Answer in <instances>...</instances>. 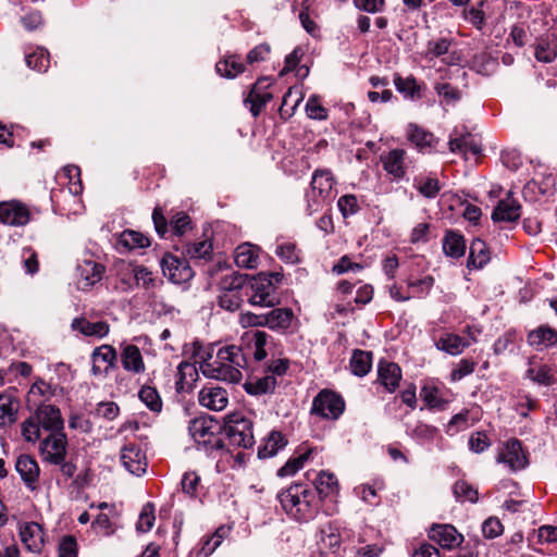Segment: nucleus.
Listing matches in <instances>:
<instances>
[{
  "mask_svg": "<svg viewBox=\"0 0 557 557\" xmlns=\"http://www.w3.org/2000/svg\"><path fill=\"white\" fill-rule=\"evenodd\" d=\"M490 261V253L486 245L481 239H474L470 245L468 268L481 269Z\"/></svg>",
  "mask_w": 557,
  "mask_h": 557,
  "instance_id": "7c9ffc66",
  "label": "nucleus"
},
{
  "mask_svg": "<svg viewBox=\"0 0 557 557\" xmlns=\"http://www.w3.org/2000/svg\"><path fill=\"white\" fill-rule=\"evenodd\" d=\"M243 298L240 292H222L219 296V305L221 308L234 311L240 307Z\"/></svg>",
  "mask_w": 557,
  "mask_h": 557,
  "instance_id": "774afa93",
  "label": "nucleus"
},
{
  "mask_svg": "<svg viewBox=\"0 0 557 557\" xmlns=\"http://www.w3.org/2000/svg\"><path fill=\"white\" fill-rule=\"evenodd\" d=\"M162 272L174 284H182L194 277V271L185 258L166 255L160 261Z\"/></svg>",
  "mask_w": 557,
  "mask_h": 557,
  "instance_id": "6e6552de",
  "label": "nucleus"
},
{
  "mask_svg": "<svg viewBox=\"0 0 557 557\" xmlns=\"http://www.w3.org/2000/svg\"><path fill=\"white\" fill-rule=\"evenodd\" d=\"M527 375L530 380L541 385H550L554 383L552 369L546 364H542L537 368H530Z\"/></svg>",
  "mask_w": 557,
  "mask_h": 557,
  "instance_id": "4d7b16f0",
  "label": "nucleus"
},
{
  "mask_svg": "<svg viewBox=\"0 0 557 557\" xmlns=\"http://www.w3.org/2000/svg\"><path fill=\"white\" fill-rule=\"evenodd\" d=\"M420 396L431 409H442L445 405V400L440 396L438 389L434 386H423Z\"/></svg>",
  "mask_w": 557,
  "mask_h": 557,
  "instance_id": "052dcab7",
  "label": "nucleus"
},
{
  "mask_svg": "<svg viewBox=\"0 0 557 557\" xmlns=\"http://www.w3.org/2000/svg\"><path fill=\"white\" fill-rule=\"evenodd\" d=\"M285 513L299 522L311 520L315 512V493L308 485L294 483L277 494Z\"/></svg>",
  "mask_w": 557,
  "mask_h": 557,
  "instance_id": "f03ea898",
  "label": "nucleus"
},
{
  "mask_svg": "<svg viewBox=\"0 0 557 557\" xmlns=\"http://www.w3.org/2000/svg\"><path fill=\"white\" fill-rule=\"evenodd\" d=\"M557 57V42L549 38H541L535 48V58L540 62L549 63Z\"/></svg>",
  "mask_w": 557,
  "mask_h": 557,
  "instance_id": "a19ab883",
  "label": "nucleus"
},
{
  "mask_svg": "<svg viewBox=\"0 0 557 557\" xmlns=\"http://www.w3.org/2000/svg\"><path fill=\"white\" fill-rule=\"evenodd\" d=\"M16 406L11 394L0 393V426L12 423L15 420Z\"/></svg>",
  "mask_w": 557,
  "mask_h": 557,
  "instance_id": "ea45409f",
  "label": "nucleus"
},
{
  "mask_svg": "<svg viewBox=\"0 0 557 557\" xmlns=\"http://www.w3.org/2000/svg\"><path fill=\"white\" fill-rule=\"evenodd\" d=\"M449 150L466 154L470 151L472 154L478 156L481 153V146L472 138L470 134L449 139Z\"/></svg>",
  "mask_w": 557,
  "mask_h": 557,
  "instance_id": "473e14b6",
  "label": "nucleus"
},
{
  "mask_svg": "<svg viewBox=\"0 0 557 557\" xmlns=\"http://www.w3.org/2000/svg\"><path fill=\"white\" fill-rule=\"evenodd\" d=\"M454 494L458 500H469L475 503L478 500V491L467 482L458 481L454 485Z\"/></svg>",
  "mask_w": 557,
  "mask_h": 557,
  "instance_id": "0e129e2a",
  "label": "nucleus"
},
{
  "mask_svg": "<svg viewBox=\"0 0 557 557\" xmlns=\"http://www.w3.org/2000/svg\"><path fill=\"white\" fill-rule=\"evenodd\" d=\"M528 455H497L496 462L504 465L509 471H518L525 468L529 463Z\"/></svg>",
  "mask_w": 557,
  "mask_h": 557,
  "instance_id": "603ef678",
  "label": "nucleus"
},
{
  "mask_svg": "<svg viewBox=\"0 0 557 557\" xmlns=\"http://www.w3.org/2000/svg\"><path fill=\"white\" fill-rule=\"evenodd\" d=\"M121 363L126 371L139 372V348L134 344L121 345Z\"/></svg>",
  "mask_w": 557,
  "mask_h": 557,
  "instance_id": "72a5a7b5",
  "label": "nucleus"
},
{
  "mask_svg": "<svg viewBox=\"0 0 557 557\" xmlns=\"http://www.w3.org/2000/svg\"><path fill=\"white\" fill-rule=\"evenodd\" d=\"M21 541L32 553H40L44 547V530L37 522H26L20 527Z\"/></svg>",
  "mask_w": 557,
  "mask_h": 557,
  "instance_id": "4468645a",
  "label": "nucleus"
},
{
  "mask_svg": "<svg viewBox=\"0 0 557 557\" xmlns=\"http://www.w3.org/2000/svg\"><path fill=\"white\" fill-rule=\"evenodd\" d=\"M72 329L84 336L102 338L109 333V324L104 321L90 322L85 318H76L72 321Z\"/></svg>",
  "mask_w": 557,
  "mask_h": 557,
  "instance_id": "5701e85b",
  "label": "nucleus"
},
{
  "mask_svg": "<svg viewBox=\"0 0 557 557\" xmlns=\"http://www.w3.org/2000/svg\"><path fill=\"white\" fill-rule=\"evenodd\" d=\"M305 475L307 480L314 484L317 492L321 496H329L337 493L338 491L337 479L331 472L320 471L319 473H315L314 471H307Z\"/></svg>",
  "mask_w": 557,
  "mask_h": 557,
  "instance_id": "a211bd4d",
  "label": "nucleus"
},
{
  "mask_svg": "<svg viewBox=\"0 0 557 557\" xmlns=\"http://www.w3.org/2000/svg\"><path fill=\"white\" fill-rule=\"evenodd\" d=\"M201 347L195 343V356H199V369L209 377L230 383H238L242 380V369L247 366V359L243 349L235 345L219 347L213 357L214 347L211 351L200 355Z\"/></svg>",
  "mask_w": 557,
  "mask_h": 557,
  "instance_id": "f257e3e1",
  "label": "nucleus"
},
{
  "mask_svg": "<svg viewBox=\"0 0 557 557\" xmlns=\"http://www.w3.org/2000/svg\"><path fill=\"white\" fill-rule=\"evenodd\" d=\"M269 85L268 78H259L245 99V103L249 104V111L255 117L260 114L262 108L273 98V95L265 90Z\"/></svg>",
  "mask_w": 557,
  "mask_h": 557,
  "instance_id": "ddd939ff",
  "label": "nucleus"
},
{
  "mask_svg": "<svg viewBox=\"0 0 557 557\" xmlns=\"http://www.w3.org/2000/svg\"><path fill=\"white\" fill-rule=\"evenodd\" d=\"M434 277L431 275H425L422 278L418 280H409L408 287L413 290V294L418 297H423L428 295L431 288L434 285Z\"/></svg>",
  "mask_w": 557,
  "mask_h": 557,
  "instance_id": "680f3d73",
  "label": "nucleus"
},
{
  "mask_svg": "<svg viewBox=\"0 0 557 557\" xmlns=\"http://www.w3.org/2000/svg\"><path fill=\"white\" fill-rule=\"evenodd\" d=\"M224 432L230 444L234 447L248 449L251 448L255 443L252 423L240 413L227 416Z\"/></svg>",
  "mask_w": 557,
  "mask_h": 557,
  "instance_id": "20e7f679",
  "label": "nucleus"
},
{
  "mask_svg": "<svg viewBox=\"0 0 557 557\" xmlns=\"http://www.w3.org/2000/svg\"><path fill=\"white\" fill-rule=\"evenodd\" d=\"M212 429V421L203 418L191 420L188 426L190 436L198 445H202L205 449H220L223 447L222 441Z\"/></svg>",
  "mask_w": 557,
  "mask_h": 557,
  "instance_id": "0eeeda50",
  "label": "nucleus"
},
{
  "mask_svg": "<svg viewBox=\"0 0 557 557\" xmlns=\"http://www.w3.org/2000/svg\"><path fill=\"white\" fill-rule=\"evenodd\" d=\"M276 385V379L273 375H265L246 383V392L251 395H261L274 391Z\"/></svg>",
  "mask_w": 557,
  "mask_h": 557,
  "instance_id": "79ce46f5",
  "label": "nucleus"
},
{
  "mask_svg": "<svg viewBox=\"0 0 557 557\" xmlns=\"http://www.w3.org/2000/svg\"><path fill=\"white\" fill-rule=\"evenodd\" d=\"M25 61L30 69L38 72H46L50 65L49 53L42 48L26 54Z\"/></svg>",
  "mask_w": 557,
  "mask_h": 557,
  "instance_id": "a18cd8bd",
  "label": "nucleus"
},
{
  "mask_svg": "<svg viewBox=\"0 0 557 557\" xmlns=\"http://www.w3.org/2000/svg\"><path fill=\"white\" fill-rule=\"evenodd\" d=\"M250 349L256 361H261L267 357L265 345L269 335L263 331H255L251 333Z\"/></svg>",
  "mask_w": 557,
  "mask_h": 557,
  "instance_id": "09e8293b",
  "label": "nucleus"
},
{
  "mask_svg": "<svg viewBox=\"0 0 557 557\" xmlns=\"http://www.w3.org/2000/svg\"><path fill=\"white\" fill-rule=\"evenodd\" d=\"M212 253V244L209 240H200L197 243H187L183 246V255L194 259H208Z\"/></svg>",
  "mask_w": 557,
  "mask_h": 557,
  "instance_id": "e433bc0d",
  "label": "nucleus"
},
{
  "mask_svg": "<svg viewBox=\"0 0 557 557\" xmlns=\"http://www.w3.org/2000/svg\"><path fill=\"white\" fill-rule=\"evenodd\" d=\"M384 170L393 176L394 180H400L405 175V151L394 149L389 151L383 159Z\"/></svg>",
  "mask_w": 557,
  "mask_h": 557,
  "instance_id": "393cba45",
  "label": "nucleus"
},
{
  "mask_svg": "<svg viewBox=\"0 0 557 557\" xmlns=\"http://www.w3.org/2000/svg\"><path fill=\"white\" fill-rule=\"evenodd\" d=\"M428 536L448 550L457 548L463 542V535L451 524H433L428 531Z\"/></svg>",
  "mask_w": 557,
  "mask_h": 557,
  "instance_id": "9d476101",
  "label": "nucleus"
},
{
  "mask_svg": "<svg viewBox=\"0 0 557 557\" xmlns=\"http://www.w3.org/2000/svg\"><path fill=\"white\" fill-rule=\"evenodd\" d=\"M275 253L286 263L295 264L300 261L299 251L294 243L286 242L277 245Z\"/></svg>",
  "mask_w": 557,
  "mask_h": 557,
  "instance_id": "5fc2aeb1",
  "label": "nucleus"
},
{
  "mask_svg": "<svg viewBox=\"0 0 557 557\" xmlns=\"http://www.w3.org/2000/svg\"><path fill=\"white\" fill-rule=\"evenodd\" d=\"M170 228L173 235L181 237L191 228V220L185 212H177L170 222Z\"/></svg>",
  "mask_w": 557,
  "mask_h": 557,
  "instance_id": "864d4df0",
  "label": "nucleus"
},
{
  "mask_svg": "<svg viewBox=\"0 0 557 557\" xmlns=\"http://www.w3.org/2000/svg\"><path fill=\"white\" fill-rule=\"evenodd\" d=\"M435 90L438 94V96L442 97L447 104L456 103L461 98L460 90L453 87L448 83L436 84Z\"/></svg>",
  "mask_w": 557,
  "mask_h": 557,
  "instance_id": "338daca9",
  "label": "nucleus"
},
{
  "mask_svg": "<svg viewBox=\"0 0 557 557\" xmlns=\"http://www.w3.org/2000/svg\"><path fill=\"white\" fill-rule=\"evenodd\" d=\"M384 481L381 479H375L372 484H363L357 487V491L362 495V499L370 505H377L380 499L377 497V492L384 488Z\"/></svg>",
  "mask_w": 557,
  "mask_h": 557,
  "instance_id": "8fccbe9b",
  "label": "nucleus"
},
{
  "mask_svg": "<svg viewBox=\"0 0 557 557\" xmlns=\"http://www.w3.org/2000/svg\"><path fill=\"white\" fill-rule=\"evenodd\" d=\"M294 319V312L289 308H275L265 312V327L284 333Z\"/></svg>",
  "mask_w": 557,
  "mask_h": 557,
  "instance_id": "6ab92c4d",
  "label": "nucleus"
},
{
  "mask_svg": "<svg viewBox=\"0 0 557 557\" xmlns=\"http://www.w3.org/2000/svg\"><path fill=\"white\" fill-rule=\"evenodd\" d=\"M407 138L420 150L431 148L437 141L432 133L413 123L407 126Z\"/></svg>",
  "mask_w": 557,
  "mask_h": 557,
  "instance_id": "a878e982",
  "label": "nucleus"
},
{
  "mask_svg": "<svg viewBox=\"0 0 557 557\" xmlns=\"http://www.w3.org/2000/svg\"><path fill=\"white\" fill-rule=\"evenodd\" d=\"M91 372L95 376H106L114 367L116 360L115 349L110 345H102L96 348L91 355Z\"/></svg>",
  "mask_w": 557,
  "mask_h": 557,
  "instance_id": "f8f14e48",
  "label": "nucleus"
},
{
  "mask_svg": "<svg viewBox=\"0 0 557 557\" xmlns=\"http://www.w3.org/2000/svg\"><path fill=\"white\" fill-rule=\"evenodd\" d=\"M139 247V233L133 230H125L119 236L116 250L120 253H127Z\"/></svg>",
  "mask_w": 557,
  "mask_h": 557,
  "instance_id": "49530a36",
  "label": "nucleus"
},
{
  "mask_svg": "<svg viewBox=\"0 0 557 557\" xmlns=\"http://www.w3.org/2000/svg\"><path fill=\"white\" fill-rule=\"evenodd\" d=\"M334 180L329 170H315L311 180L312 193H318L319 197L325 198L333 189Z\"/></svg>",
  "mask_w": 557,
  "mask_h": 557,
  "instance_id": "bb28decb",
  "label": "nucleus"
},
{
  "mask_svg": "<svg viewBox=\"0 0 557 557\" xmlns=\"http://www.w3.org/2000/svg\"><path fill=\"white\" fill-rule=\"evenodd\" d=\"M310 455H298L296 458H290L286 461V463L281 467L277 471L278 476H292L297 473L300 469L304 468L305 463L308 461Z\"/></svg>",
  "mask_w": 557,
  "mask_h": 557,
  "instance_id": "bf43d9fd",
  "label": "nucleus"
},
{
  "mask_svg": "<svg viewBox=\"0 0 557 557\" xmlns=\"http://www.w3.org/2000/svg\"><path fill=\"white\" fill-rule=\"evenodd\" d=\"M79 275L85 281V286H91L102 277L103 267L95 261L85 260L78 264Z\"/></svg>",
  "mask_w": 557,
  "mask_h": 557,
  "instance_id": "c9c22d12",
  "label": "nucleus"
},
{
  "mask_svg": "<svg viewBox=\"0 0 557 557\" xmlns=\"http://www.w3.org/2000/svg\"><path fill=\"white\" fill-rule=\"evenodd\" d=\"M307 116L312 120L324 121L327 119V110L321 106L319 97L312 95L309 97L305 107Z\"/></svg>",
  "mask_w": 557,
  "mask_h": 557,
  "instance_id": "13d9d810",
  "label": "nucleus"
},
{
  "mask_svg": "<svg viewBox=\"0 0 557 557\" xmlns=\"http://www.w3.org/2000/svg\"><path fill=\"white\" fill-rule=\"evenodd\" d=\"M199 404L213 411L223 410L228 403L227 393L218 386H205L198 395Z\"/></svg>",
  "mask_w": 557,
  "mask_h": 557,
  "instance_id": "2eb2a0df",
  "label": "nucleus"
},
{
  "mask_svg": "<svg viewBox=\"0 0 557 557\" xmlns=\"http://www.w3.org/2000/svg\"><path fill=\"white\" fill-rule=\"evenodd\" d=\"M258 259L257 248L250 244H242L235 249L234 260L239 268L253 269Z\"/></svg>",
  "mask_w": 557,
  "mask_h": 557,
  "instance_id": "c85d7f7f",
  "label": "nucleus"
},
{
  "mask_svg": "<svg viewBox=\"0 0 557 557\" xmlns=\"http://www.w3.org/2000/svg\"><path fill=\"white\" fill-rule=\"evenodd\" d=\"M350 370L357 376H364L372 367V354L356 349L350 358Z\"/></svg>",
  "mask_w": 557,
  "mask_h": 557,
  "instance_id": "2f4dec72",
  "label": "nucleus"
},
{
  "mask_svg": "<svg viewBox=\"0 0 557 557\" xmlns=\"http://www.w3.org/2000/svg\"><path fill=\"white\" fill-rule=\"evenodd\" d=\"M22 435L26 442L35 443L40 437L41 426L36 421L35 417L32 416L22 423Z\"/></svg>",
  "mask_w": 557,
  "mask_h": 557,
  "instance_id": "e2e57ef3",
  "label": "nucleus"
},
{
  "mask_svg": "<svg viewBox=\"0 0 557 557\" xmlns=\"http://www.w3.org/2000/svg\"><path fill=\"white\" fill-rule=\"evenodd\" d=\"M521 215L520 203L510 196L499 200L495 207L492 219L494 222H515Z\"/></svg>",
  "mask_w": 557,
  "mask_h": 557,
  "instance_id": "f3484780",
  "label": "nucleus"
},
{
  "mask_svg": "<svg viewBox=\"0 0 557 557\" xmlns=\"http://www.w3.org/2000/svg\"><path fill=\"white\" fill-rule=\"evenodd\" d=\"M228 530L224 527H220L215 532L207 537H203L200 542V547L196 550V557H209L223 542L227 535Z\"/></svg>",
  "mask_w": 557,
  "mask_h": 557,
  "instance_id": "cd10ccee",
  "label": "nucleus"
},
{
  "mask_svg": "<svg viewBox=\"0 0 557 557\" xmlns=\"http://www.w3.org/2000/svg\"><path fill=\"white\" fill-rule=\"evenodd\" d=\"M249 302L252 306L273 307L277 302L275 285L264 273H260L250 284Z\"/></svg>",
  "mask_w": 557,
  "mask_h": 557,
  "instance_id": "423d86ee",
  "label": "nucleus"
},
{
  "mask_svg": "<svg viewBox=\"0 0 557 557\" xmlns=\"http://www.w3.org/2000/svg\"><path fill=\"white\" fill-rule=\"evenodd\" d=\"M413 185L423 197L429 199L435 198L441 190L440 181L433 176L416 177Z\"/></svg>",
  "mask_w": 557,
  "mask_h": 557,
  "instance_id": "4c0bfd02",
  "label": "nucleus"
},
{
  "mask_svg": "<svg viewBox=\"0 0 557 557\" xmlns=\"http://www.w3.org/2000/svg\"><path fill=\"white\" fill-rule=\"evenodd\" d=\"M470 344L469 341L459 335L447 333L436 341L435 346L438 350L456 356L460 355Z\"/></svg>",
  "mask_w": 557,
  "mask_h": 557,
  "instance_id": "b1692460",
  "label": "nucleus"
},
{
  "mask_svg": "<svg viewBox=\"0 0 557 557\" xmlns=\"http://www.w3.org/2000/svg\"><path fill=\"white\" fill-rule=\"evenodd\" d=\"M442 246L444 253L450 258H461L466 252V240L463 236L454 230L446 231Z\"/></svg>",
  "mask_w": 557,
  "mask_h": 557,
  "instance_id": "4be33fe9",
  "label": "nucleus"
},
{
  "mask_svg": "<svg viewBox=\"0 0 557 557\" xmlns=\"http://www.w3.org/2000/svg\"><path fill=\"white\" fill-rule=\"evenodd\" d=\"M141 403L152 412L159 414L163 408L162 398L156 387L141 386Z\"/></svg>",
  "mask_w": 557,
  "mask_h": 557,
  "instance_id": "58836bf2",
  "label": "nucleus"
},
{
  "mask_svg": "<svg viewBox=\"0 0 557 557\" xmlns=\"http://www.w3.org/2000/svg\"><path fill=\"white\" fill-rule=\"evenodd\" d=\"M215 70L223 77L234 78L244 72L245 66L239 57L230 55L224 60L219 61L215 65Z\"/></svg>",
  "mask_w": 557,
  "mask_h": 557,
  "instance_id": "f704fd0d",
  "label": "nucleus"
},
{
  "mask_svg": "<svg viewBox=\"0 0 557 557\" xmlns=\"http://www.w3.org/2000/svg\"><path fill=\"white\" fill-rule=\"evenodd\" d=\"M141 284L146 290L144 296L147 297L152 310L158 314L162 313L164 311L161 293L163 280L147 268L141 267Z\"/></svg>",
  "mask_w": 557,
  "mask_h": 557,
  "instance_id": "1a4fd4ad",
  "label": "nucleus"
},
{
  "mask_svg": "<svg viewBox=\"0 0 557 557\" xmlns=\"http://www.w3.org/2000/svg\"><path fill=\"white\" fill-rule=\"evenodd\" d=\"M38 424L48 432L40 443V453H65L66 437L61 431L63 420L59 408L53 405H41L35 413Z\"/></svg>",
  "mask_w": 557,
  "mask_h": 557,
  "instance_id": "7ed1b4c3",
  "label": "nucleus"
},
{
  "mask_svg": "<svg viewBox=\"0 0 557 557\" xmlns=\"http://www.w3.org/2000/svg\"><path fill=\"white\" fill-rule=\"evenodd\" d=\"M287 445V440L285 436L278 431H272L261 447H259L258 453H278V450L284 449Z\"/></svg>",
  "mask_w": 557,
  "mask_h": 557,
  "instance_id": "de8ad7c7",
  "label": "nucleus"
},
{
  "mask_svg": "<svg viewBox=\"0 0 557 557\" xmlns=\"http://www.w3.org/2000/svg\"><path fill=\"white\" fill-rule=\"evenodd\" d=\"M401 379V369L395 362H380L379 381L389 393L394 392Z\"/></svg>",
  "mask_w": 557,
  "mask_h": 557,
  "instance_id": "aec40b11",
  "label": "nucleus"
},
{
  "mask_svg": "<svg viewBox=\"0 0 557 557\" xmlns=\"http://www.w3.org/2000/svg\"><path fill=\"white\" fill-rule=\"evenodd\" d=\"M528 343L537 351L557 345V331L548 325H540L528 334Z\"/></svg>",
  "mask_w": 557,
  "mask_h": 557,
  "instance_id": "dca6fc26",
  "label": "nucleus"
},
{
  "mask_svg": "<svg viewBox=\"0 0 557 557\" xmlns=\"http://www.w3.org/2000/svg\"><path fill=\"white\" fill-rule=\"evenodd\" d=\"M337 207L344 218L356 214L359 211L358 199L355 195H344L337 201Z\"/></svg>",
  "mask_w": 557,
  "mask_h": 557,
  "instance_id": "69168bd1",
  "label": "nucleus"
},
{
  "mask_svg": "<svg viewBox=\"0 0 557 557\" xmlns=\"http://www.w3.org/2000/svg\"><path fill=\"white\" fill-rule=\"evenodd\" d=\"M30 219L28 208L16 200L0 203V223L10 226H24Z\"/></svg>",
  "mask_w": 557,
  "mask_h": 557,
  "instance_id": "9b49d317",
  "label": "nucleus"
},
{
  "mask_svg": "<svg viewBox=\"0 0 557 557\" xmlns=\"http://www.w3.org/2000/svg\"><path fill=\"white\" fill-rule=\"evenodd\" d=\"M394 84L396 89L404 94L406 98L416 99L420 98V86L418 85L414 77L409 76L403 78L400 76H396L394 79Z\"/></svg>",
  "mask_w": 557,
  "mask_h": 557,
  "instance_id": "37998d69",
  "label": "nucleus"
},
{
  "mask_svg": "<svg viewBox=\"0 0 557 557\" xmlns=\"http://www.w3.org/2000/svg\"><path fill=\"white\" fill-rule=\"evenodd\" d=\"M22 480L32 488L39 476V466L32 455H18L15 463Z\"/></svg>",
  "mask_w": 557,
  "mask_h": 557,
  "instance_id": "412c9836",
  "label": "nucleus"
},
{
  "mask_svg": "<svg viewBox=\"0 0 557 557\" xmlns=\"http://www.w3.org/2000/svg\"><path fill=\"white\" fill-rule=\"evenodd\" d=\"M69 457H72V455H46V460L58 466L65 476L72 478L76 471V465Z\"/></svg>",
  "mask_w": 557,
  "mask_h": 557,
  "instance_id": "3c124183",
  "label": "nucleus"
},
{
  "mask_svg": "<svg viewBox=\"0 0 557 557\" xmlns=\"http://www.w3.org/2000/svg\"><path fill=\"white\" fill-rule=\"evenodd\" d=\"M304 96L300 90L295 87L288 88V90L283 96L282 106L278 109V113L283 120H288L292 117L299 103L302 101Z\"/></svg>",
  "mask_w": 557,
  "mask_h": 557,
  "instance_id": "c756f323",
  "label": "nucleus"
},
{
  "mask_svg": "<svg viewBox=\"0 0 557 557\" xmlns=\"http://www.w3.org/2000/svg\"><path fill=\"white\" fill-rule=\"evenodd\" d=\"M345 410V400L336 392L322 389L313 398L311 413L327 420H337Z\"/></svg>",
  "mask_w": 557,
  "mask_h": 557,
  "instance_id": "39448f33",
  "label": "nucleus"
},
{
  "mask_svg": "<svg viewBox=\"0 0 557 557\" xmlns=\"http://www.w3.org/2000/svg\"><path fill=\"white\" fill-rule=\"evenodd\" d=\"M246 276L236 272L226 274L220 282L222 292H240L245 287Z\"/></svg>",
  "mask_w": 557,
  "mask_h": 557,
  "instance_id": "6e6d98bb",
  "label": "nucleus"
},
{
  "mask_svg": "<svg viewBox=\"0 0 557 557\" xmlns=\"http://www.w3.org/2000/svg\"><path fill=\"white\" fill-rule=\"evenodd\" d=\"M121 282L127 287L139 284V268L132 261H122L120 265Z\"/></svg>",
  "mask_w": 557,
  "mask_h": 557,
  "instance_id": "c03bdc74",
  "label": "nucleus"
}]
</instances>
